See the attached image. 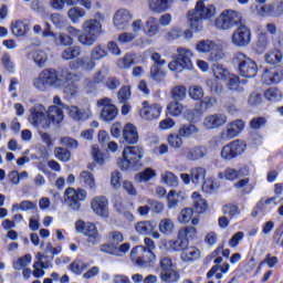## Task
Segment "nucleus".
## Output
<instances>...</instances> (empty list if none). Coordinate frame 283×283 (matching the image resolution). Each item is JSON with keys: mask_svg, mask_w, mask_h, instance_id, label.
Segmentation results:
<instances>
[{"mask_svg": "<svg viewBox=\"0 0 283 283\" xmlns=\"http://www.w3.org/2000/svg\"><path fill=\"white\" fill-rule=\"evenodd\" d=\"M75 229L77 233H82L86 235L88 244H98L101 241V234L98 233V229L96 224L92 222H86L83 220H78L75 222Z\"/></svg>", "mask_w": 283, "mask_h": 283, "instance_id": "obj_12", "label": "nucleus"}, {"mask_svg": "<svg viewBox=\"0 0 283 283\" xmlns=\"http://www.w3.org/2000/svg\"><path fill=\"white\" fill-rule=\"evenodd\" d=\"M168 247L169 249H171V251H181L182 253L187 249V247H189V241L187 239H184V237H180V233L178 232V239L170 240L168 242Z\"/></svg>", "mask_w": 283, "mask_h": 283, "instance_id": "obj_35", "label": "nucleus"}, {"mask_svg": "<svg viewBox=\"0 0 283 283\" xmlns=\"http://www.w3.org/2000/svg\"><path fill=\"white\" fill-rule=\"evenodd\" d=\"M212 73L213 76L217 78V81H227L229 78V70H227L223 65L221 64H213L212 65Z\"/></svg>", "mask_w": 283, "mask_h": 283, "instance_id": "obj_38", "label": "nucleus"}, {"mask_svg": "<svg viewBox=\"0 0 283 283\" xmlns=\"http://www.w3.org/2000/svg\"><path fill=\"white\" fill-rule=\"evenodd\" d=\"M147 3L150 12L163 14V12H167V10L171 9L174 0H148Z\"/></svg>", "mask_w": 283, "mask_h": 283, "instance_id": "obj_23", "label": "nucleus"}, {"mask_svg": "<svg viewBox=\"0 0 283 283\" xmlns=\"http://www.w3.org/2000/svg\"><path fill=\"white\" fill-rule=\"evenodd\" d=\"M32 59L39 67H43L48 62V53H45V51H34L32 53Z\"/></svg>", "mask_w": 283, "mask_h": 283, "instance_id": "obj_49", "label": "nucleus"}, {"mask_svg": "<svg viewBox=\"0 0 283 283\" xmlns=\"http://www.w3.org/2000/svg\"><path fill=\"white\" fill-rule=\"evenodd\" d=\"M180 178L185 185H189L191 181L193 185H203L205 178H207V169L195 167L191 168L190 174H181Z\"/></svg>", "mask_w": 283, "mask_h": 283, "instance_id": "obj_16", "label": "nucleus"}, {"mask_svg": "<svg viewBox=\"0 0 283 283\" xmlns=\"http://www.w3.org/2000/svg\"><path fill=\"white\" fill-rule=\"evenodd\" d=\"M198 235V230L195 227H186L185 229L179 230V238L184 240H196Z\"/></svg>", "mask_w": 283, "mask_h": 283, "instance_id": "obj_45", "label": "nucleus"}, {"mask_svg": "<svg viewBox=\"0 0 283 283\" xmlns=\"http://www.w3.org/2000/svg\"><path fill=\"white\" fill-rule=\"evenodd\" d=\"M245 149H247V144H244V142L240 139L233 140L222 147L221 158L223 160H233V158H238V156H242Z\"/></svg>", "mask_w": 283, "mask_h": 283, "instance_id": "obj_13", "label": "nucleus"}, {"mask_svg": "<svg viewBox=\"0 0 283 283\" xmlns=\"http://www.w3.org/2000/svg\"><path fill=\"white\" fill-rule=\"evenodd\" d=\"M1 63L7 72H14V62L10 53H3L1 57Z\"/></svg>", "mask_w": 283, "mask_h": 283, "instance_id": "obj_60", "label": "nucleus"}, {"mask_svg": "<svg viewBox=\"0 0 283 283\" xmlns=\"http://www.w3.org/2000/svg\"><path fill=\"white\" fill-rule=\"evenodd\" d=\"M161 178H163V181L166 185H168V187L178 186V178L171 171H166L165 174L161 175Z\"/></svg>", "mask_w": 283, "mask_h": 283, "instance_id": "obj_61", "label": "nucleus"}, {"mask_svg": "<svg viewBox=\"0 0 283 283\" xmlns=\"http://www.w3.org/2000/svg\"><path fill=\"white\" fill-rule=\"evenodd\" d=\"M71 70H84L85 72H92L96 67V62L90 57H80L70 64Z\"/></svg>", "mask_w": 283, "mask_h": 283, "instance_id": "obj_24", "label": "nucleus"}, {"mask_svg": "<svg viewBox=\"0 0 283 283\" xmlns=\"http://www.w3.org/2000/svg\"><path fill=\"white\" fill-rule=\"evenodd\" d=\"M261 14H269L270 17H280L283 14V0H276L272 4H264L261 8Z\"/></svg>", "mask_w": 283, "mask_h": 283, "instance_id": "obj_27", "label": "nucleus"}, {"mask_svg": "<svg viewBox=\"0 0 283 283\" xmlns=\"http://www.w3.org/2000/svg\"><path fill=\"white\" fill-rule=\"evenodd\" d=\"M109 202L105 197H95L91 201V209L96 213V216H101V218H107L109 216Z\"/></svg>", "mask_w": 283, "mask_h": 283, "instance_id": "obj_21", "label": "nucleus"}, {"mask_svg": "<svg viewBox=\"0 0 283 283\" xmlns=\"http://www.w3.org/2000/svg\"><path fill=\"white\" fill-rule=\"evenodd\" d=\"M132 19H134V15L129 10L119 9L114 14L113 23L117 30H125L126 28H129V21H132Z\"/></svg>", "mask_w": 283, "mask_h": 283, "instance_id": "obj_19", "label": "nucleus"}, {"mask_svg": "<svg viewBox=\"0 0 283 283\" xmlns=\"http://www.w3.org/2000/svg\"><path fill=\"white\" fill-rule=\"evenodd\" d=\"M198 132H200V128L193 124H184L178 129V134L181 138H191V136H195Z\"/></svg>", "mask_w": 283, "mask_h": 283, "instance_id": "obj_36", "label": "nucleus"}, {"mask_svg": "<svg viewBox=\"0 0 283 283\" xmlns=\"http://www.w3.org/2000/svg\"><path fill=\"white\" fill-rule=\"evenodd\" d=\"M189 96L193 101H202L205 97V91L202 90V86L193 85L189 88Z\"/></svg>", "mask_w": 283, "mask_h": 283, "instance_id": "obj_57", "label": "nucleus"}, {"mask_svg": "<svg viewBox=\"0 0 283 283\" xmlns=\"http://www.w3.org/2000/svg\"><path fill=\"white\" fill-rule=\"evenodd\" d=\"M78 76L67 69H63L61 73L54 69H45L38 77L33 80V86L40 92H45L48 87H64V93L74 96L76 94L77 86L74 83Z\"/></svg>", "mask_w": 283, "mask_h": 283, "instance_id": "obj_1", "label": "nucleus"}, {"mask_svg": "<svg viewBox=\"0 0 283 283\" xmlns=\"http://www.w3.org/2000/svg\"><path fill=\"white\" fill-rule=\"evenodd\" d=\"M160 32V27L158 25V19L155 17H149L145 24L146 36H156Z\"/></svg>", "mask_w": 283, "mask_h": 283, "instance_id": "obj_33", "label": "nucleus"}, {"mask_svg": "<svg viewBox=\"0 0 283 283\" xmlns=\"http://www.w3.org/2000/svg\"><path fill=\"white\" fill-rule=\"evenodd\" d=\"M54 43L59 46L70 48L74 45V38L62 32L59 35H55Z\"/></svg>", "mask_w": 283, "mask_h": 283, "instance_id": "obj_37", "label": "nucleus"}, {"mask_svg": "<svg viewBox=\"0 0 283 283\" xmlns=\"http://www.w3.org/2000/svg\"><path fill=\"white\" fill-rule=\"evenodd\" d=\"M105 56H107V49H105V46L98 44L95 45L92 50H91V59L96 63V61H103V59H105Z\"/></svg>", "mask_w": 283, "mask_h": 283, "instance_id": "obj_42", "label": "nucleus"}, {"mask_svg": "<svg viewBox=\"0 0 283 283\" xmlns=\"http://www.w3.org/2000/svg\"><path fill=\"white\" fill-rule=\"evenodd\" d=\"M11 32L14 36H25L30 32V23L25 20H15L11 23Z\"/></svg>", "mask_w": 283, "mask_h": 283, "instance_id": "obj_29", "label": "nucleus"}, {"mask_svg": "<svg viewBox=\"0 0 283 283\" xmlns=\"http://www.w3.org/2000/svg\"><path fill=\"white\" fill-rule=\"evenodd\" d=\"M163 112V106L159 104L149 105V102H143V108L139 112V116L144 118V120H154L160 117Z\"/></svg>", "mask_w": 283, "mask_h": 283, "instance_id": "obj_17", "label": "nucleus"}, {"mask_svg": "<svg viewBox=\"0 0 283 283\" xmlns=\"http://www.w3.org/2000/svg\"><path fill=\"white\" fill-rule=\"evenodd\" d=\"M158 227L160 233H164V235H171L174 233L175 224L172 219H161Z\"/></svg>", "mask_w": 283, "mask_h": 283, "instance_id": "obj_40", "label": "nucleus"}, {"mask_svg": "<svg viewBox=\"0 0 283 283\" xmlns=\"http://www.w3.org/2000/svg\"><path fill=\"white\" fill-rule=\"evenodd\" d=\"M232 63L238 67L239 74L243 78H255L258 76V64L243 52L234 53Z\"/></svg>", "mask_w": 283, "mask_h": 283, "instance_id": "obj_5", "label": "nucleus"}, {"mask_svg": "<svg viewBox=\"0 0 283 283\" xmlns=\"http://www.w3.org/2000/svg\"><path fill=\"white\" fill-rule=\"evenodd\" d=\"M67 15L73 23H78V19L85 17V10L78 7H73L69 10Z\"/></svg>", "mask_w": 283, "mask_h": 283, "instance_id": "obj_46", "label": "nucleus"}, {"mask_svg": "<svg viewBox=\"0 0 283 283\" xmlns=\"http://www.w3.org/2000/svg\"><path fill=\"white\" fill-rule=\"evenodd\" d=\"M80 181H82L86 187L94 189L96 187V184L94 181V175L88 171H82L80 175Z\"/></svg>", "mask_w": 283, "mask_h": 283, "instance_id": "obj_50", "label": "nucleus"}, {"mask_svg": "<svg viewBox=\"0 0 283 283\" xmlns=\"http://www.w3.org/2000/svg\"><path fill=\"white\" fill-rule=\"evenodd\" d=\"M168 209H176V207H178V193L176 192V190H170L168 192Z\"/></svg>", "mask_w": 283, "mask_h": 283, "instance_id": "obj_63", "label": "nucleus"}, {"mask_svg": "<svg viewBox=\"0 0 283 283\" xmlns=\"http://www.w3.org/2000/svg\"><path fill=\"white\" fill-rule=\"evenodd\" d=\"M171 97L174 101H184L187 97V88L182 85L175 86L171 90Z\"/></svg>", "mask_w": 283, "mask_h": 283, "instance_id": "obj_51", "label": "nucleus"}, {"mask_svg": "<svg viewBox=\"0 0 283 283\" xmlns=\"http://www.w3.org/2000/svg\"><path fill=\"white\" fill-rule=\"evenodd\" d=\"M182 109H184L182 104L178 102H171L167 106L166 114L170 116H180V114H182Z\"/></svg>", "mask_w": 283, "mask_h": 283, "instance_id": "obj_53", "label": "nucleus"}, {"mask_svg": "<svg viewBox=\"0 0 283 283\" xmlns=\"http://www.w3.org/2000/svg\"><path fill=\"white\" fill-rule=\"evenodd\" d=\"M231 42L235 48H247L251 43V29L241 22L233 31Z\"/></svg>", "mask_w": 283, "mask_h": 283, "instance_id": "obj_14", "label": "nucleus"}, {"mask_svg": "<svg viewBox=\"0 0 283 283\" xmlns=\"http://www.w3.org/2000/svg\"><path fill=\"white\" fill-rule=\"evenodd\" d=\"M166 76L165 70L161 66H151L150 67V77L153 81L160 83Z\"/></svg>", "mask_w": 283, "mask_h": 283, "instance_id": "obj_54", "label": "nucleus"}, {"mask_svg": "<svg viewBox=\"0 0 283 283\" xmlns=\"http://www.w3.org/2000/svg\"><path fill=\"white\" fill-rule=\"evenodd\" d=\"M218 178L220 180H238L240 178V170H237L235 168L228 167L224 169L223 172L218 174Z\"/></svg>", "mask_w": 283, "mask_h": 283, "instance_id": "obj_41", "label": "nucleus"}, {"mask_svg": "<svg viewBox=\"0 0 283 283\" xmlns=\"http://www.w3.org/2000/svg\"><path fill=\"white\" fill-rule=\"evenodd\" d=\"M216 17V7L213 4H205L199 0L195 10L188 12V24L193 32H202V19H212Z\"/></svg>", "mask_w": 283, "mask_h": 283, "instance_id": "obj_3", "label": "nucleus"}, {"mask_svg": "<svg viewBox=\"0 0 283 283\" xmlns=\"http://www.w3.org/2000/svg\"><path fill=\"white\" fill-rule=\"evenodd\" d=\"M193 52L187 48H178L177 54L174 57V61L169 62L168 69L171 72H182L184 70H192L193 62Z\"/></svg>", "mask_w": 283, "mask_h": 283, "instance_id": "obj_7", "label": "nucleus"}, {"mask_svg": "<svg viewBox=\"0 0 283 283\" xmlns=\"http://www.w3.org/2000/svg\"><path fill=\"white\" fill-rule=\"evenodd\" d=\"M244 129V120L237 119L227 125V128L221 132V140H231V138H235L238 134H240Z\"/></svg>", "mask_w": 283, "mask_h": 283, "instance_id": "obj_18", "label": "nucleus"}, {"mask_svg": "<svg viewBox=\"0 0 283 283\" xmlns=\"http://www.w3.org/2000/svg\"><path fill=\"white\" fill-rule=\"evenodd\" d=\"M202 125L206 129H218L219 127L227 125V115L222 113L208 115L203 118Z\"/></svg>", "mask_w": 283, "mask_h": 283, "instance_id": "obj_20", "label": "nucleus"}, {"mask_svg": "<svg viewBox=\"0 0 283 283\" xmlns=\"http://www.w3.org/2000/svg\"><path fill=\"white\" fill-rule=\"evenodd\" d=\"M123 138L127 145H136L138 143V129L134 124H126L123 128Z\"/></svg>", "mask_w": 283, "mask_h": 283, "instance_id": "obj_25", "label": "nucleus"}, {"mask_svg": "<svg viewBox=\"0 0 283 283\" xmlns=\"http://www.w3.org/2000/svg\"><path fill=\"white\" fill-rule=\"evenodd\" d=\"M54 155L55 158H57V160H61L62 163H69V160H71L72 158V153H70L67 148L63 147H56L54 149Z\"/></svg>", "mask_w": 283, "mask_h": 283, "instance_id": "obj_47", "label": "nucleus"}, {"mask_svg": "<svg viewBox=\"0 0 283 283\" xmlns=\"http://www.w3.org/2000/svg\"><path fill=\"white\" fill-rule=\"evenodd\" d=\"M70 118L81 123L87 120L92 116V111L90 108H78V106L66 107Z\"/></svg>", "mask_w": 283, "mask_h": 283, "instance_id": "obj_22", "label": "nucleus"}, {"mask_svg": "<svg viewBox=\"0 0 283 283\" xmlns=\"http://www.w3.org/2000/svg\"><path fill=\"white\" fill-rule=\"evenodd\" d=\"M197 52L209 54V61H220L224 56L222 49L211 40H201L196 44Z\"/></svg>", "mask_w": 283, "mask_h": 283, "instance_id": "obj_11", "label": "nucleus"}, {"mask_svg": "<svg viewBox=\"0 0 283 283\" xmlns=\"http://www.w3.org/2000/svg\"><path fill=\"white\" fill-rule=\"evenodd\" d=\"M87 198V191L83 189L66 188L64 191V202L72 211H81V202Z\"/></svg>", "mask_w": 283, "mask_h": 283, "instance_id": "obj_10", "label": "nucleus"}, {"mask_svg": "<svg viewBox=\"0 0 283 283\" xmlns=\"http://www.w3.org/2000/svg\"><path fill=\"white\" fill-rule=\"evenodd\" d=\"M83 54V49L80 45L69 46L61 53L63 61H72L78 59Z\"/></svg>", "mask_w": 283, "mask_h": 283, "instance_id": "obj_31", "label": "nucleus"}, {"mask_svg": "<svg viewBox=\"0 0 283 283\" xmlns=\"http://www.w3.org/2000/svg\"><path fill=\"white\" fill-rule=\"evenodd\" d=\"M91 155L93 157L94 163L97 165H105V156L98 149V146H92Z\"/></svg>", "mask_w": 283, "mask_h": 283, "instance_id": "obj_62", "label": "nucleus"}, {"mask_svg": "<svg viewBox=\"0 0 283 283\" xmlns=\"http://www.w3.org/2000/svg\"><path fill=\"white\" fill-rule=\"evenodd\" d=\"M242 23V15L233 10L223 11L214 22L218 30H231Z\"/></svg>", "mask_w": 283, "mask_h": 283, "instance_id": "obj_8", "label": "nucleus"}, {"mask_svg": "<svg viewBox=\"0 0 283 283\" xmlns=\"http://www.w3.org/2000/svg\"><path fill=\"white\" fill-rule=\"evenodd\" d=\"M132 65H134V55L132 54H126L117 61V67H119V70H129Z\"/></svg>", "mask_w": 283, "mask_h": 283, "instance_id": "obj_56", "label": "nucleus"}, {"mask_svg": "<svg viewBox=\"0 0 283 283\" xmlns=\"http://www.w3.org/2000/svg\"><path fill=\"white\" fill-rule=\"evenodd\" d=\"M201 189L202 191H205V193H213V191H217V189H220V182L213 179H207L203 181Z\"/></svg>", "mask_w": 283, "mask_h": 283, "instance_id": "obj_48", "label": "nucleus"}, {"mask_svg": "<svg viewBox=\"0 0 283 283\" xmlns=\"http://www.w3.org/2000/svg\"><path fill=\"white\" fill-rule=\"evenodd\" d=\"M82 30L83 33L78 36V42L88 48L96 43L101 32H103L101 22L96 19L86 20L82 25Z\"/></svg>", "mask_w": 283, "mask_h": 283, "instance_id": "obj_6", "label": "nucleus"}, {"mask_svg": "<svg viewBox=\"0 0 283 283\" xmlns=\"http://www.w3.org/2000/svg\"><path fill=\"white\" fill-rule=\"evenodd\" d=\"M209 154V150L207 149V146H195L190 148L188 151H186L185 157L187 160H202L207 155Z\"/></svg>", "mask_w": 283, "mask_h": 283, "instance_id": "obj_28", "label": "nucleus"}, {"mask_svg": "<svg viewBox=\"0 0 283 283\" xmlns=\"http://www.w3.org/2000/svg\"><path fill=\"white\" fill-rule=\"evenodd\" d=\"M223 213L228 218L233 219L235 216H240V208L235 205L229 203L223 206Z\"/></svg>", "mask_w": 283, "mask_h": 283, "instance_id": "obj_58", "label": "nucleus"}, {"mask_svg": "<svg viewBox=\"0 0 283 283\" xmlns=\"http://www.w3.org/2000/svg\"><path fill=\"white\" fill-rule=\"evenodd\" d=\"M32 263V255L25 254L21 258H19L17 261H13V269L14 271H23L25 266H29V264Z\"/></svg>", "mask_w": 283, "mask_h": 283, "instance_id": "obj_43", "label": "nucleus"}, {"mask_svg": "<svg viewBox=\"0 0 283 283\" xmlns=\"http://www.w3.org/2000/svg\"><path fill=\"white\" fill-rule=\"evenodd\" d=\"M182 262H193L200 258V250L196 247L187 245L180 254Z\"/></svg>", "mask_w": 283, "mask_h": 283, "instance_id": "obj_30", "label": "nucleus"}, {"mask_svg": "<svg viewBox=\"0 0 283 283\" xmlns=\"http://www.w3.org/2000/svg\"><path fill=\"white\" fill-rule=\"evenodd\" d=\"M29 123L38 129H50V125H59L63 122L64 115L61 109L56 106H50L45 109V106L36 104L30 108Z\"/></svg>", "mask_w": 283, "mask_h": 283, "instance_id": "obj_2", "label": "nucleus"}, {"mask_svg": "<svg viewBox=\"0 0 283 283\" xmlns=\"http://www.w3.org/2000/svg\"><path fill=\"white\" fill-rule=\"evenodd\" d=\"M282 78V71L277 72L275 69H270L263 72L261 81L264 85H273L275 83H280Z\"/></svg>", "mask_w": 283, "mask_h": 283, "instance_id": "obj_26", "label": "nucleus"}, {"mask_svg": "<svg viewBox=\"0 0 283 283\" xmlns=\"http://www.w3.org/2000/svg\"><path fill=\"white\" fill-rule=\"evenodd\" d=\"M217 104H218V98L205 97L200 103V107L201 109H211V107H216Z\"/></svg>", "mask_w": 283, "mask_h": 283, "instance_id": "obj_64", "label": "nucleus"}, {"mask_svg": "<svg viewBox=\"0 0 283 283\" xmlns=\"http://www.w3.org/2000/svg\"><path fill=\"white\" fill-rule=\"evenodd\" d=\"M144 151L140 146H127L123 150V158L118 163V167L123 171H127V169H132L136 171L138 167H140V160H143Z\"/></svg>", "mask_w": 283, "mask_h": 283, "instance_id": "obj_4", "label": "nucleus"}, {"mask_svg": "<svg viewBox=\"0 0 283 283\" xmlns=\"http://www.w3.org/2000/svg\"><path fill=\"white\" fill-rule=\"evenodd\" d=\"M130 260L136 266H149L156 260V254L143 245H137L130 251Z\"/></svg>", "mask_w": 283, "mask_h": 283, "instance_id": "obj_9", "label": "nucleus"}, {"mask_svg": "<svg viewBox=\"0 0 283 283\" xmlns=\"http://www.w3.org/2000/svg\"><path fill=\"white\" fill-rule=\"evenodd\" d=\"M265 61L270 65H275V63H280L282 61V52L280 51H271L265 54Z\"/></svg>", "mask_w": 283, "mask_h": 283, "instance_id": "obj_59", "label": "nucleus"}, {"mask_svg": "<svg viewBox=\"0 0 283 283\" xmlns=\"http://www.w3.org/2000/svg\"><path fill=\"white\" fill-rule=\"evenodd\" d=\"M182 136H180V133L178 134H170L168 136V145L172 147V149H180L182 147Z\"/></svg>", "mask_w": 283, "mask_h": 283, "instance_id": "obj_55", "label": "nucleus"}, {"mask_svg": "<svg viewBox=\"0 0 283 283\" xmlns=\"http://www.w3.org/2000/svg\"><path fill=\"white\" fill-rule=\"evenodd\" d=\"M137 233L140 235H149V233H154V229H156V222L154 221H142L137 222L135 226Z\"/></svg>", "mask_w": 283, "mask_h": 283, "instance_id": "obj_34", "label": "nucleus"}, {"mask_svg": "<svg viewBox=\"0 0 283 283\" xmlns=\"http://www.w3.org/2000/svg\"><path fill=\"white\" fill-rule=\"evenodd\" d=\"M264 98L269 103H277L282 98V92L275 87H270L264 92Z\"/></svg>", "mask_w": 283, "mask_h": 283, "instance_id": "obj_44", "label": "nucleus"}, {"mask_svg": "<svg viewBox=\"0 0 283 283\" xmlns=\"http://www.w3.org/2000/svg\"><path fill=\"white\" fill-rule=\"evenodd\" d=\"M191 199L193 202V208L197 213H205L207 211L209 205L207 203V200L202 198L201 195L198 192H192Z\"/></svg>", "mask_w": 283, "mask_h": 283, "instance_id": "obj_32", "label": "nucleus"}, {"mask_svg": "<svg viewBox=\"0 0 283 283\" xmlns=\"http://www.w3.org/2000/svg\"><path fill=\"white\" fill-rule=\"evenodd\" d=\"M160 280L165 283H175L180 280V274L176 270H165L160 272Z\"/></svg>", "mask_w": 283, "mask_h": 283, "instance_id": "obj_39", "label": "nucleus"}, {"mask_svg": "<svg viewBox=\"0 0 283 283\" xmlns=\"http://www.w3.org/2000/svg\"><path fill=\"white\" fill-rule=\"evenodd\" d=\"M97 107H102L101 118L105 123H111L118 116V108L112 103V98L104 97L97 101Z\"/></svg>", "mask_w": 283, "mask_h": 283, "instance_id": "obj_15", "label": "nucleus"}, {"mask_svg": "<svg viewBox=\"0 0 283 283\" xmlns=\"http://www.w3.org/2000/svg\"><path fill=\"white\" fill-rule=\"evenodd\" d=\"M191 218H193V209L185 208L178 216V222H180V224H187L191 221Z\"/></svg>", "mask_w": 283, "mask_h": 283, "instance_id": "obj_52", "label": "nucleus"}]
</instances>
